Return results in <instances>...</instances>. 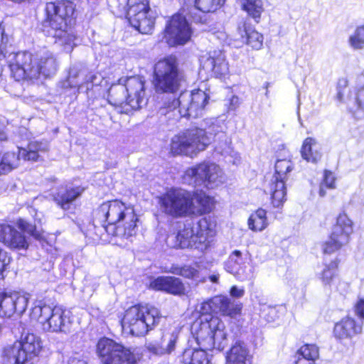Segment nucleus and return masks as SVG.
<instances>
[{
  "label": "nucleus",
  "instance_id": "nucleus-1",
  "mask_svg": "<svg viewBox=\"0 0 364 364\" xmlns=\"http://www.w3.org/2000/svg\"><path fill=\"white\" fill-rule=\"evenodd\" d=\"M242 310L241 304H235L226 296H215L200 304L202 316L192 326L193 333L198 345L206 349L223 350L228 343V333L223 321L212 313L235 317Z\"/></svg>",
  "mask_w": 364,
  "mask_h": 364
},
{
  "label": "nucleus",
  "instance_id": "nucleus-2",
  "mask_svg": "<svg viewBox=\"0 0 364 364\" xmlns=\"http://www.w3.org/2000/svg\"><path fill=\"white\" fill-rule=\"evenodd\" d=\"M137 221L134 208L118 200L103 203L95 211V223H99L108 234L119 237L135 235Z\"/></svg>",
  "mask_w": 364,
  "mask_h": 364
},
{
  "label": "nucleus",
  "instance_id": "nucleus-3",
  "mask_svg": "<svg viewBox=\"0 0 364 364\" xmlns=\"http://www.w3.org/2000/svg\"><path fill=\"white\" fill-rule=\"evenodd\" d=\"M210 121L207 129L191 128L174 135L171 141V153L193 158L208 147L213 136L219 139L222 134H226L227 127L223 120L213 119Z\"/></svg>",
  "mask_w": 364,
  "mask_h": 364
},
{
  "label": "nucleus",
  "instance_id": "nucleus-4",
  "mask_svg": "<svg viewBox=\"0 0 364 364\" xmlns=\"http://www.w3.org/2000/svg\"><path fill=\"white\" fill-rule=\"evenodd\" d=\"M75 9L70 1L48 2L46 6V20L51 28L50 35L56 38V43L63 46L66 53H70L75 46V36L67 31Z\"/></svg>",
  "mask_w": 364,
  "mask_h": 364
},
{
  "label": "nucleus",
  "instance_id": "nucleus-5",
  "mask_svg": "<svg viewBox=\"0 0 364 364\" xmlns=\"http://www.w3.org/2000/svg\"><path fill=\"white\" fill-rule=\"evenodd\" d=\"M214 225L206 218L197 223L186 221L177 235L167 237L168 245L173 248H194L203 251L209 244V237L214 235Z\"/></svg>",
  "mask_w": 364,
  "mask_h": 364
},
{
  "label": "nucleus",
  "instance_id": "nucleus-6",
  "mask_svg": "<svg viewBox=\"0 0 364 364\" xmlns=\"http://www.w3.org/2000/svg\"><path fill=\"white\" fill-rule=\"evenodd\" d=\"M208 96L201 90L182 92L178 99L165 103L159 113L168 120L181 117L197 118L201 116L208 103Z\"/></svg>",
  "mask_w": 364,
  "mask_h": 364
},
{
  "label": "nucleus",
  "instance_id": "nucleus-7",
  "mask_svg": "<svg viewBox=\"0 0 364 364\" xmlns=\"http://www.w3.org/2000/svg\"><path fill=\"white\" fill-rule=\"evenodd\" d=\"M30 316L38 322L45 332L68 334L71 331V312L60 306L51 307L38 301L32 308Z\"/></svg>",
  "mask_w": 364,
  "mask_h": 364
},
{
  "label": "nucleus",
  "instance_id": "nucleus-8",
  "mask_svg": "<svg viewBox=\"0 0 364 364\" xmlns=\"http://www.w3.org/2000/svg\"><path fill=\"white\" fill-rule=\"evenodd\" d=\"M161 318L159 310L154 306L134 305L125 311L122 326L132 336H144L159 324Z\"/></svg>",
  "mask_w": 364,
  "mask_h": 364
},
{
  "label": "nucleus",
  "instance_id": "nucleus-9",
  "mask_svg": "<svg viewBox=\"0 0 364 364\" xmlns=\"http://www.w3.org/2000/svg\"><path fill=\"white\" fill-rule=\"evenodd\" d=\"M184 180L191 186L212 189L224 183L226 176L218 164L203 161L188 168L185 172Z\"/></svg>",
  "mask_w": 364,
  "mask_h": 364
},
{
  "label": "nucleus",
  "instance_id": "nucleus-10",
  "mask_svg": "<svg viewBox=\"0 0 364 364\" xmlns=\"http://www.w3.org/2000/svg\"><path fill=\"white\" fill-rule=\"evenodd\" d=\"M155 87L157 92H176L183 79L176 58L173 56L159 60L154 67Z\"/></svg>",
  "mask_w": 364,
  "mask_h": 364
},
{
  "label": "nucleus",
  "instance_id": "nucleus-11",
  "mask_svg": "<svg viewBox=\"0 0 364 364\" xmlns=\"http://www.w3.org/2000/svg\"><path fill=\"white\" fill-rule=\"evenodd\" d=\"M192 193L180 188H171L159 198L163 213L173 218L191 215Z\"/></svg>",
  "mask_w": 364,
  "mask_h": 364
},
{
  "label": "nucleus",
  "instance_id": "nucleus-12",
  "mask_svg": "<svg viewBox=\"0 0 364 364\" xmlns=\"http://www.w3.org/2000/svg\"><path fill=\"white\" fill-rule=\"evenodd\" d=\"M97 352L104 364H136L139 360L130 348L107 338L99 340Z\"/></svg>",
  "mask_w": 364,
  "mask_h": 364
},
{
  "label": "nucleus",
  "instance_id": "nucleus-13",
  "mask_svg": "<svg viewBox=\"0 0 364 364\" xmlns=\"http://www.w3.org/2000/svg\"><path fill=\"white\" fill-rule=\"evenodd\" d=\"M42 349L41 339L33 333H28L21 341H16L4 349V355L16 364H23L36 357Z\"/></svg>",
  "mask_w": 364,
  "mask_h": 364
},
{
  "label": "nucleus",
  "instance_id": "nucleus-14",
  "mask_svg": "<svg viewBox=\"0 0 364 364\" xmlns=\"http://www.w3.org/2000/svg\"><path fill=\"white\" fill-rule=\"evenodd\" d=\"M47 150V144L31 141L26 148H18L17 154L15 152L6 153L0 163V175L6 173L16 168L21 159L37 161L40 157V154L46 152Z\"/></svg>",
  "mask_w": 364,
  "mask_h": 364
},
{
  "label": "nucleus",
  "instance_id": "nucleus-15",
  "mask_svg": "<svg viewBox=\"0 0 364 364\" xmlns=\"http://www.w3.org/2000/svg\"><path fill=\"white\" fill-rule=\"evenodd\" d=\"M353 231L352 220L346 213H340L337 217L330 238L323 245L324 254L333 253L347 245Z\"/></svg>",
  "mask_w": 364,
  "mask_h": 364
},
{
  "label": "nucleus",
  "instance_id": "nucleus-16",
  "mask_svg": "<svg viewBox=\"0 0 364 364\" xmlns=\"http://www.w3.org/2000/svg\"><path fill=\"white\" fill-rule=\"evenodd\" d=\"M192 34V27L186 17L177 14L167 22L164 38L170 46H175L186 44L191 40Z\"/></svg>",
  "mask_w": 364,
  "mask_h": 364
},
{
  "label": "nucleus",
  "instance_id": "nucleus-17",
  "mask_svg": "<svg viewBox=\"0 0 364 364\" xmlns=\"http://www.w3.org/2000/svg\"><path fill=\"white\" fill-rule=\"evenodd\" d=\"M362 79L364 80V70L360 77V81ZM346 85L347 82L344 80L338 82L336 98L338 101L344 102L346 104L348 109L355 118H363L364 117V82L345 99L344 95L348 91Z\"/></svg>",
  "mask_w": 364,
  "mask_h": 364
},
{
  "label": "nucleus",
  "instance_id": "nucleus-18",
  "mask_svg": "<svg viewBox=\"0 0 364 364\" xmlns=\"http://www.w3.org/2000/svg\"><path fill=\"white\" fill-rule=\"evenodd\" d=\"M126 88L127 105L132 110H136L146 105L144 80L139 76H130L121 78Z\"/></svg>",
  "mask_w": 364,
  "mask_h": 364
},
{
  "label": "nucleus",
  "instance_id": "nucleus-19",
  "mask_svg": "<svg viewBox=\"0 0 364 364\" xmlns=\"http://www.w3.org/2000/svg\"><path fill=\"white\" fill-rule=\"evenodd\" d=\"M28 299L17 291L0 293V317H10L14 313L22 314L27 307Z\"/></svg>",
  "mask_w": 364,
  "mask_h": 364
},
{
  "label": "nucleus",
  "instance_id": "nucleus-20",
  "mask_svg": "<svg viewBox=\"0 0 364 364\" xmlns=\"http://www.w3.org/2000/svg\"><path fill=\"white\" fill-rule=\"evenodd\" d=\"M104 80L103 76L98 73H90L87 74L85 70L80 69L77 65L70 68L68 83L70 87H78L79 90H83L85 87L87 91L94 86L100 85Z\"/></svg>",
  "mask_w": 364,
  "mask_h": 364
},
{
  "label": "nucleus",
  "instance_id": "nucleus-21",
  "mask_svg": "<svg viewBox=\"0 0 364 364\" xmlns=\"http://www.w3.org/2000/svg\"><path fill=\"white\" fill-rule=\"evenodd\" d=\"M227 272L233 274L237 279L245 281L253 277L252 267L246 262V258L239 250H234L229 256L225 264Z\"/></svg>",
  "mask_w": 364,
  "mask_h": 364
},
{
  "label": "nucleus",
  "instance_id": "nucleus-22",
  "mask_svg": "<svg viewBox=\"0 0 364 364\" xmlns=\"http://www.w3.org/2000/svg\"><path fill=\"white\" fill-rule=\"evenodd\" d=\"M0 242L11 250H26L29 245L25 235L8 224H0Z\"/></svg>",
  "mask_w": 364,
  "mask_h": 364
},
{
  "label": "nucleus",
  "instance_id": "nucleus-23",
  "mask_svg": "<svg viewBox=\"0 0 364 364\" xmlns=\"http://www.w3.org/2000/svg\"><path fill=\"white\" fill-rule=\"evenodd\" d=\"M178 335L179 330L174 328L171 331L164 333L160 341L148 343L146 348L149 352L156 355H170L176 349Z\"/></svg>",
  "mask_w": 364,
  "mask_h": 364
},
{
  "label": "nucleus",
  "instance_id": "nucleus-24",
  "mask_svg": "<svg viewBox=\"0 0 364 364\" xmlns=\"http://www.w3.org/2000/svg\"><path fill=\"white\" fill-rule=\"evenodd\" d=\"M201 63L203 69L211 71L215 77H225L229 74V64L221 50L209 52L208 56L203 58Z\"/></svg>",
  "mask_w": 364,
  "mask_h": 364
},
{
  "label": "nucleus",
  "instance_id": "nucleus-25",
  "mask_svg": "<svg viewBox=\"0 0 364 364\" xmlns=\"http://www.w3.org/2000/svg\"><path fill=\"white\" fill-rule=\"evenodd\" d=\"M150 288L177 296L185 294L186 291L181 280L173 277H159L150 283Z\"/></svg>",
  "mask_w": 364,
  "mask_h": 364
},
{
  "label": "nucleus",
  "instance_id": "nucleus-26",
  "mask_svg": "<svg viewBox=\"0 0 364 364\" xmlns=\"http://www.w3.org/2000/svg\"><path fill=\"white\" fill-rule=\"evenodd\" d=\"M132 27L141 33H151L154 28L156 13L151 9L127 18Z\"/></svg>",
  "mask_w": 364,
  "mask_h": 364
},
{
  "label": "nucleus",
  "instance_id": "nucleus-27",
  "mask_svg": "<svg viewBox=\"0 0 364 364\" xmlns=\"http://www.w3.org/2000/svg\"><path fill=\"white\" fill-rule=\"evenodd\" d=\"M107 100L110 105L121 108L119 112H129V109L127 105L124 82H121V78L117 84L112 85L109 89Z\"/></svg>",
  "mask_w": 364,
  "mask_h": 364
},
{
  "label": "nucleus",
  "instance_id": "nucleus-28",
  "mask_svg": "<svg viewBox=\"0 0 364 364\" xmlns=\"http://www.w3.org/2000/svg\"><path fill=\"white\" fill-rule=\"evenodd\" d=\"M213 205V199L205 193L196 191L192 193L191 215H202L210 212Z\"/></svg>",
  "mask_w": 364,
  "mask_h": 364
},
{
  "label": "nucleus",
  "instance_id": "nucleus-29",
  "mask_svg": "<svg viewBox=\"0 0 364 364\" xmlns=\"http://www.w3.org/2000/svg\"><path fill=\"white\" fill-rule=\"evenodd\" d=\"M362 326L357 324L354 319L346 317L335 325L333 333L338 339H345L353 337L361 333Z\"/></svg>",
  "mask_w": 364,
  "mask_h": 364
},
{
  "label": "nucleus",
  "instance_id": "nucleus-30",
  "mask_svg": "<svg viewBox=\"0 0 364 364\" xmlns=\"http://www.w3.org/2000/svg\"><path fill=\"white\" fill-rule=\"evenodd\" d=\"M301 154L306 161L316 164L322 156L321 144L316 139L307 137L303 142Z\"/></svg>",
  "mask_w": 364,
  "mask_h": 364
},
{
  "label": "nucleus",
  "instance_id": "nucleus-31",
  "mask_svg": "<svg viewBox=\"0 0 364 364\" xmlns=\"http://www.w3.org/2000/svg\"><path fill=\"white\" fill-rule=\"evenodd\" d=\"M227 364H251V355L245 343L236 342L227 355Z\"/></svg>",
  "mask_w": 364,
  "mask_h": 364
},
{
  "label": "nucleus",
  "instance_id": "nucleus-32",
  "mask_svg": "<svg viewBox=\"0 0 364 364\" xmlns=\"http://www.w3.org/2000/svg\"><path fill=\"white\" fill-rule=\"evenodd\" d=\"M83 191L84 189L80 186L61 190L54 195V200L62 209L68 210Z\"/></svg>",
  "mask_w": 364,
  "mask_h": 364
},
{
  "label": "nucleus",
  "instance_id": "nucleus-33",
  "mask_svg": "<svg viewBox=\"0 0 364 364\" xmlns=\"http://www.w3.org/2000/svg\"><path fill=\"white\" fill-rule=\"evenodd\" d=\"M338 262L331 261L329 264H325L321 272L317 273L318 279L324 286H328L331 289H338V283H340L337 274Z\"/></svg>",
  "mask_w": 364,
  "mask_h": 364
},
{
  "label": "nucleus",
  "instance_id": "nucleus-34",
  "mask_svg": "<svg viewBox=\"0 0 364 364\" xmlns=\"http://www.w3.org/2000/svg\"><path fill=\"white\" fill-rule=\"evenodd\" d=\"M237 31L242 43H246L255 50H259L262 48L263 36L250 27H247L245 23L238 26Z\"/></svg>",
  "mask_w": 364,
  "mask_h": 364
},
{
  "label": "nucleus",
  "instance_id": "nucleus-35",
  "mask_svg": "<svg viewBox=\"0 0 364 364\" xmlns=\"http://www.w3.org/2000/svg\"><path fill=\"white\" fill-rule=\"evenodd\" d=\"M284 178L272 176L269 188L272 195V203L274 208H280L286 200L287 190Z\"/></svg>",
  "mask_w": 364,
  "mask_h": 364
},
{
  "label": "nucleus",
  "instance_id": "nucleus-36",
  "mask_svg": "<svg viewBox=\"0 0 364 364\" xmlns=\"http://www.w3.org/2000/svg\"><path fill=\"white\" fill-rule=\"evenodd\" d=\"M200 346L204 349H186L180 358V364H208L207 349Z\"/></svg>",
  "mask_w": 364,
  "mask_h": 364
},
{
  "label": "nucleus",
  "instance_id": "nucleus-37",
  "mask_svg": "<svg viewBox=\"0 0 364 364\" xmlns=\"http://www.w3.org/2000/svg\"><path fill=\"white\" fill-rule=\"evenodd\" d=\"M296 364H316L319 357L318 348L314 344H305L297 351Z\"/></svg>",
  "mask_w": 364,
  "mask_h": 364
},
{
  "label": "nucleus",
  "instance_id": "nucleus-38",
  "mask_svg": "<svg viewBox=\"0 0 364 364\" xmlns=\"http://www.w3.org/2000/svg\"><path fill=\"white\" fill-rule=\"evenodd\" d=\"M268 226L267 212L262 208L252 213L248 219V227L255 232H260Z\"/></svg>",
  "mask_w": 364,
  "mask_h": 364
},
{
  "label": "nucleus",
  "instance_id": "nucleus-39",
  "mask_svg": "<svg viewBox=\"0 0 364 364\" xmlns=\"http://www.w3.org/2000/svg\"><path fill=\"white\" fill-rule=\"evenodd\" d=\"M348 45L353 51L364 50V24L358 25L348 36Z\"/></svg>",
  "mask_w": 364,
  "mask_h": 364
},
{
  "label": "nucleus",
  "instance_id": "nucleus-40",
  "mask_svg": "<svg viewBox=\"0 0 364 364\" xmlns=\"http://www.w3.org/2000/svg\"><path fill=\"white\" fill-rule=\"evenodd\" d=\"M150 9L149 0H128L127 18L135 16Z\"/></svg>",
  "mask_w": 364,
  "mask_h": 364
},
{
  "label": "nucleus",
  "instance_id": "nucleus-41",
  "mask_svg": "<svg viewBox=\"0 0 364 364\" xmlns=\"http://www.w3.org/2000/svg\"><path fill=\"white\" fill-rule=\"evenodd\" d=\"M260 316L267 322L275 321L279 317V309L277 306L267 305L264 299L259 301Z\"/></svg>",
  "mask_w": 364,
  "mask_h": 364
},
{
  "label": "nucleus",
  "instance_id": "nucleus-42",
  "mask_svg": "<svg viewBox=\"0 0 364 364\" xmlns=\"http://www.w3.org/2000/svg\"><path fill=\"white\" fill-rule=\"evenodd\" d=\"M225 0H195V6L204 12H214L218 9Z\"/></svg>",
  "mask_w": 364,
  "mask_h": 364
},
{
  "label": "nucleus",
  "instance_id": "nucleus-43",
  "mask_svg": "<svg viewBox=\"0 0 364 364\" xmlns=\"http://www.w3.org/2000/svg\"><path fill=\"white\" fill-rule=\"evenodd\" d=\"M215 151L221 155H231L232 150L231 148V139L226 134H222L219 139H216Z\"/></svg>",
  "mask_w": 364,
  "mask_h": 364
},
{
  "label": "nucleus",
  "instance_id": "nucleus-44",
  "mask_svg": "<svg viewBox=\"0 0 364 364\" xmlns=\"http://www.w3.org/2000/svg\"><path fill=\"white\" fill-rule=\"evenodd\" d=\"M293 169V165L289 160H278L275 164V173L274 177L287 178V174Z\"/></svg>",
  "mask_w": 364,
  "mask_h": 364
},
{
  "label": "nucleus",
  "instance_id": "nucleus-45",
  "mask_svg": "<svg viewBox=\"0 0 364 364\" xmlns=\"http://www.w3.org/2000/svg\"><path fill=\"white\" fill-rule=\"evenodd\" d=\"M336 178L333 173L330 171H324L323 179L320 184L319 187V196L324 197L326 196L325 188L334 189L336 188Z\"/></svg>",
  "mask_w": 364,
  "mask_h": 364
},
{
  "label": "nucleus",
  "instance_id": "nucleus-46",
  "mask_svg": "<svg viewBox=\"0 0 364 364\" xmlns=\"http://www.w3.org/2000/svg\"><path fill=\"white\" fill-rule=\"evenodd\" d=\"M17 227L24 232H26L37 240L43 239L42 234L36 229V225L28 223L23 219H18L16 222Z\"/></svg>",
  "mask_w": 364,
  "mask_h": 364
},
{
  "label": "nucleus",
  "instance_id": "nucleus-47",
  "mask_svg": "<svg viewBox=\"0 0 364 364\" xmlns=\"http://www.w3.org/2000/svg\"><path fill=\"white\" fill-rule=\"evenodd\" d=\"M171 272L174 274L180 275L188 279H194L198 276V271L190 266H184L181 267H172Z\"/></svg>",
  "mask_w": 364,
  "mask_h": 364
},
{
  "label": "nucleus",
  "instance_id": "nucleus-48",
  "mask_svg": "<svg viewBox=\"0 0 364 364\" xmlns=\"http://www.w3.org/2000/svg\"><path fill=\"white\" fill-rule=\"evenodd\" d=\"M11 258L8 253L0 248V280L4 278L3 272L6 267L10 263Z\"/></svg>",
  "mask_w": 364,
  "mask_h": 364
},
{
  "label": "nucleus",
  "instance_id": "nucleus-49",
  "mask_svg": "<svg viewBox=\"0 0 364 364\" xmlns=\"http://www.w3.org/2000/svg\"><path fill=\"white\" fill-rule=\"evenodd\" d=\"M230 294L234 298H242L245 295L244 288H239L237 286H232L230 290Z\"/></svg>",
  "mask_w": 364,
  "mask_h": 364
},
{
  "label": "nucleus",
  "instance_id": "nucleus-50",
  "mask_svg": "<svg viewBox=\"0 0 364 364\" xmlns=\"http://www.w3.org/2000/svg\"><path fill=\"white\" fill-rule=\"evenodd\" d=\"M240 105V100L237 96H232L229 102L228 110L229 111H235Z\"/></svg>",
  "mask_w": 364,
  "mask_h": 364
},
{
  "label": "nucleus",
  "instance_id": "nucleus-51",
  "mask_svg": "<svg viewBox=\"0 0 364 364\" xmlns=\"http://www.w3.org/2000/svg\"><path fill=\"white\" fill-rule=\"evenodd\" d=\"M355 312L360 318H364V299H360L355 306Z\"/></svg>",
  "mask_w": 364,
  "mask_h": 364
},
{
  "label": "nucleus",
  "instance_id": "nucleus-52",
  "mask_svg": "<svg viewBox=\"0 0 364 364\" xmlns=\"http://www.w3.org/2000/svg\"><path fill=\"white\" fill-rule=\"evenodd\" d=\"M68 364H87V361L80 355H76L69 360Z\"/></svg>",
  "mask_w": 364,
  "mask_h": 364
},
{
  "label": "nucleus",
  "instance_id": "nucleus-53",
  "mask_svg": "<svg viewBox=\"0 0 364 364\" xmlns=\"http://www.w3.org/2000/svg\"><path fill=\"white\" fill-rule=\"evenodd\" d=\"M4 125L0 122V141H5L7 139V135L4 131Z\"/></svg>",
  "mask_w": 364,
  "mask_h": 364
},
{
  "label": "nucleus",
  "instance_id": "nucleus-54",
  "mask_svg": "<svg viewBox=\"0 0 364 364\" xmlns=\"http://www.w3.org/2000/svg\"><path fill=\"white\" fill-rule=\"evenodd\" d=\"M219 278H220V274H210L209 277H208V279L209 280L213 282V283H215V284H218V282H219Z\"/></svg>",
  "mask_w": 364,
  "mask_h": 364
},
{
  "label": "nucleus",
  "instance_id": "nucleus-55",
  "mask_svg": "<svg viewBox=\"0 0 364 364\" xmlns=\"http://www.w3.org/2000/svg\"><path fill=\"white\" fill-rule=\"evenodd\" d=\"M269 86V82H265L264 85V87L266 89V92H265V96L267 97H268V95H269V91H268V87Z\"/></svg>",
  "mask_w": 364,
  "mask_h": 364
}]
</instances>
